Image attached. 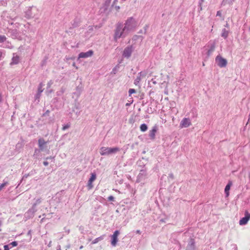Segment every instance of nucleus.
Listing matches in <instances>:
<instances>
[{"label":"nucleus","instance_id":"7ed1b4c3","mask_svg":"<svg viewBox=\"0 0 250 250\" xmlns=\"http://www.w3.org/2000/svg\"><path fill=\"white\" fill-rule=\"evenodd\" d=\"M120 151V148L115 147H102L100 149V154L103 155H108L112 153H116Z\"/></svg>","mask_w":250,"mask_h":250},{"label":"nucleus","instance_id":"393cba45","mask_svg":"<svg viewBox=\"0 0 250 250\" xmlns=\"http://www.w3.org/2000/svg\"><path fill=\"white\" fill-rule=\"evenodd\" d=\"M136 90L134 89H130L128 91L129 95L130 96L131 94L135 93Z\"/></svg>","mask_w":250,"mask_h":250},{"label":"nucleus","instance_id":"72a5a7b5","mask_svg":"<svg viewBox=\"0 0 250 250\" xmlns=\"http://www.w3.org/2000/svg\"><path fill=\"white\" fill-rule=\"evenodd\" d=\"M115 8L117 11H118L120 9V6H115Z\"/></svg>","mask_w":250,"mask_h":250},{"label":"nucleus","instance_id":"aec40b11","mask_svg":"<svg viewBox=\"0 0 250 250\" xmlns=\"http://www.w3.org/2000/svg\"><path fill=\"white\" fill-rule=\"evenodd\" d=\"M103 239V236H101L98 238H97L92 241V244H96V243H98L99 241L102 240Z\"/></svg>","mask_w":250,"mask_h":250},{"label":"nucleus","instance_id":"2eb2a0df","mask_svg":"<svg viewBox=\"0 0 250 250\" xmlns=\"http://www.w3.org/2000/svg\"><path fill=\"white\" fill-rule=\"evenodd\" d=\"M229 35V32L226 29H223L222 30V37H224L225 39L227 38Z\"/></svg>","mask_w":250,"mask_h":250},{"label":"nucleus","instance_id":"20e7f679","mask_svg":"<svg viewBox=\"0 0 250 250\" xmlns=\"http://www.w3.org/2000/svg\"><path fill=\"white\" fill-rule=\"evenodd\" d=\"M134 49V47L132 46V45L127 46L125 48L123 51V56L125 58H128L130 57Z\"/></svg>","mask_w":250,"mask_h":250},{"label":"nucleus","instance_id":"6e6552de","mask_svg":"<svg viewBox=\"0 0 250 250\" xmlns=\"http://www.w3.org/2000/svg\"><path fill=\"white\" fill-rule=\"evenodd\" d=\"M93 51L92 50H89L86 52H81L79 54L78 59L80 58H87L92 56Z\"/></svg>","mask_w":250,"mask_h":250},{"label":"nucleus","instance_id":"e433bc0d","mask_svg":"<svg viewBox=\"0 0 250 250\" xmlns=\"http://www.w3.org/2000/svg\"><path fill=\"white\" fill-rule=\"evenodd\" d=\"M83 246H81L80 247V249H83Z\"/></svg>","mask_w":250,"mask_h":250},{"label":"nucleus","instance_id":"f257e3e1","mask_svg":"<svg viewBox=\"0 0 250 250\" xmlns=\"http://www.w3.org/2000/svg\"><path fill=\"white\" fill-rule=\"evenodd\" d=\"M139 25L137 19L134 17H129L125 21L124 26L129 32L134 31Z\"/></svg>","mask_w":250,"mask_h":250},{"label":"nucleus","instance_id":"a878e982","mask_svg":"<svg viewBox=\"0 0 250 250\" xmlns=\"http://www.w3.org/2000/svg\"><path fill=\"white\" fill-rule=\"evenodd\" d=\"M92 183L93 182H90V181L88 182V187L89 189H90L93 188Z\"/></svg>","mask_w":250,"mask_h":250},{"label":"nucleus","instance_id":"412c9836","mask_svg":"<svg viewBox=\"0 0 250 250\" xmlns=\"http://www.w3.org/2000/svg\"><path fill=\"white\" fill-rule=\"evenodd\" d=\"M8 184V182H4L2 184H1L0 185V191L2 189V188L4 187H5V186H6Z\"/></svg>","mask_w":250,"mask_h":250},{"label":"nucleus","instance_id":"39448f33","mask_svg":"<svg viewBox=\"0 0 250 250\" xmlns=\"http://www.w3.org/2000/svg\"><path fill=\"white\" fill-rule=\"evenodd\" d=\"M250 219V213L246 210L245 212V217L241 218L239 221L240 225H245L247 224Z\"/></svg>","mask_w":250,"mask_h":250},{"label":"nucleus","instance_id":"f03ea898","mask_svg":"<svg viewBox=\"0 0 250 250\" xmlns=\"http://www.w3.org/2000/svg\"><path fill=\"white\" fill-rule=\"evenodd\" d=\"M130 33L125 27H123L121 25H118L115 31L114 36V40L117 41L119 39L125 38Z\"/></svg>","mask_w":250,"mask_h":250},{"label":"nucleus","instance_id":"2f4dec72","mask_svg":"<svg viewBox=\"0 0 250 250\" xmlns=\"http://www.w3.org/2000/svg\"><path fill=\"white\" fill-rule=\"evenodd\" d=\"M43 165L45 166H47L48 165V163L47 161H44V162H43Z\"/></svg>","mask_w":250,"mask_h":250},{"label":"nucleus","instance_id":"f704fd0d","mask_svg":"<svg viewBox=\"0 0 250 250\" xmlns=\"http://www.w3.org/2000/svg\"><path fill=\"white\" fill-rule=\"evenodd\" d=\"M221 12H220V11H218V12H217V14H216V15H217V16H221Z\"/></svg>","mask_w":250,"mask_h":250},{"label":"nucleus","instance_id":"1a4fd4ad","mask_svg":"<svg viewBox=\"0 0 250 250\" xmlns=\"http://www.w3.org/2000/svg\"><path fill=\"white\" fill-rule=\"evenodd\" d=\"M157 130V127L156 126H154L152 127V129L149 131V136L152 140H154L155 138V134Z\"/></svg>","mask_w":250,"mask_h":250},{"label":"nucleus","instance_id":"0eeeda50","mask_svg":"<svg viewBox=\"0 0 250 250\" xmlns=\"http://www.w3.org/2000/svg\"><path fill=\"white\" fill-rule=\"evenodd\" d=\"M120 233V232L119 230H116L113 234L111 236V245L113 246H115L117 244V243L118 242V236Z\"/></svg>","mask_w":250,"mask_h":250},{"label":"nucleus","instance_id":"f3484780","mask_svg":"<svg viewBox=\"0 0 250 250\" xmlns=\"http://www.w3.org/2000/svg\"><path fill=\"white\" fill-rule=\"evenodd\" d=\"M12 60L13 62H17L20 61V58L17 54H14Z\"/></svg>","mask_w":250,"mask_h":250},{"label":"nucleus","instance_id":"6ab92c4d","mask_svg":"<svg viewBox=\"0 0 250 250\" xmlns=\"http://www.w3.org/2000/svg\"><path fill=\"white\" fill-rule=\"evenodd\" d=\"M140 129L142 131L145 132L147 129V126L145 124H142L140 126Z\"/></svg>","mask_w":250,"mask_h":250},{"label":"nucleus","instance_id":"bb28decb","mask_svg":"<svg viewBox=\"0 0 250 250\" xmlns=\"http://www.w3.org/2000/svg\"><path fill=\"white\" fill-rule=\"evenodd\" d=\"M70 127V125H64L62 127V130H65L66 129H67L69 127Z\"/></svg>","mask_w":250,"mask_h":250},{"label":"nucleus","instance_id":"9d476101","mask_svg":"<svg viewBox=\"0 0 250 250\" xmlns=\"http://www.w3.org/2000/svg\"><path fill=\"white\" fill-rule=\"evenodd\" d=\"M215 48V43L213 42L210 45L209 48L208 50V55H209L214 50Z\"/></svg>","mask_w":250,"mask_h":250},{"label":"nucleus","instance_id":"5701e85b","mask_svg":"<svg viewBox=\"0 0 250 250\" xmlns=\"http://www.w3.org/2000/svg\"><path fill=\"white\" fill-rule=\"evenodd\" d=\"M233 1V0H223V3H224V4H226L227 3L230 4Z\"/></svg>","mask_w":250,"mask_h":250},{"label":"nucleus","instance_id":"c9c22d12","mask_svg":"<svg viewBox=\"0 0 250 250\" xmlns=\"http://www.w3.org/2000/svg\"><path fill=\"white\" fill-rule=\"evenodd\" d=\"M136 233L140 234H141V231L140 230H137L136 231Z\"/></svg>","mask_w":250,"mask_h":250},{"label":"nucleus","instance_id":"9b49d317","mask_svg":"<svg viewBox=\"0 0 250 250\" xmlns=\"http://www.w3.org/2000/svg\"><path fill=\"white\" fill-rule=\"evenodd\" d=\"M188 125V119L187 118H184L181 122L180 126L181 128L187 127V125Z\"/></svg>","mask_w":250,"mask_h":250},{"label":"nucleus","instance_id":"ddd939ff","mask_svg":"<svg viewBox=\"0 0 250 250\" xmlns=\"http://www.w3.org/2000/svg\"><path fill=\"white\" fill-rule=\"evenodd\" d=\"M231 184L230 183H229L225 187V192L226 194V196L227 197L229 196V190L230 189V186H231Z\"/></svg>","mask_w":250,"mask_h":250},{"label":"nucleus","instance_id":"423d86ee","mask_svg":"<svg viewBox=\"0 0 250 250\" xmlns=\"http://www.w3.org/2000/svg\"><path fill=\"white\" fill-rule=\"evenodd\" d=\"M146 76V72L145 71H142L138 74V76L134 80V83L136 85H138L139 84L140 82L142 79L145 78Z\"/></svg>","mask_w":250,"mask_h":250},{"label":"nucleus","instance_id":"cd10ccee","mask_svg":"<svg viewBox=\"0 0 250 250\" xmlns=\"http://www.w3.org/2000/svg\"><path fill=\"white\" fill-rule=\"evenodd\" d=\"M11 245H12L13 247H16L17 246L18 244L17 242L13 241L11 243Z\"/></svg>","mask_w":250,"mask_h":250},{"label":"nucleus","instance_id":"dca6fc26","mask_svg":"<svg viewBox=\"0 0 250 250\" xmlns=\"http://www.w3.org/2000/svg\"><path fill=\"white\" fill-rule=\"evenodd\" d=\"M140 36H138V35H134L131 40H132V45H133V44H134L135 43V42L138 40L140 39Z\"/></svg>","mask_w":250,"mask_h":250},{"label":"nucleus","instance_id":"4c0bfd02","mask_svg":"<svg viewBox=\"0 0 250 250\" xmlns=\"http://www.w3.org/2000/svg\"><path fill=\"white\" fill-rule=\"evenodd\" d=\"M1 101V96L0 95V102Z\"/></svg>","mask_w":250,"mask_h":250},{"label":"nucleus","instance_id":"4be33fe9","mask_svg":"<svg viewBox=\"0 0 250 250\" xmlns=\"http://www.w3.org/2000/svg\"><path fill=\"white\" fill-rule=\"evenodd\" d=\"M6 38L5 36H0V42H3L5 41Z\"/></svg>","mask_w":250,"mask_h":250},{"label":"nucleus","instance_id":"c756f323","mask_svg":"<svg viewBox=\"0 0 250 250\" xmlns=\"http://www.w3.org/2000/svg\"><path fill=\"white\" fill-rule=\"evenodd\" d=\"M227 63H219L220 67H225Z\"/></svg>","mask_w":250,"mask_h":250},{"label":"nucleus","instance_id":"ea45409f","mask_svg":"<svg viewBox=\"0 0 250 250\" xmlns=\"http://www.w3.org/2000/svg\"><path fill=\"white\" fill-rule=\"evenodd\" d=\"M0 250H1V249H0Z\"/></svg>","mask_w":250,"mask_h":250},{"label":"nucleus","instance_id":"a211bd4d","mask_svg":"<svg viewBox=\"0 0 250 250\" xmlns=\"http://www.w3.org/2000/svg\"><path fill=\"white\" fill-rule=\"evenodd\" d=\"M96 178V175L94 173H92L91 174V177L90 179H89L88 181H90V182H93L95 180Z\"/></svg>","mask_w":250,"mask_h":250},{"label":"nucleus","instance_id":"58836bf2","mask_svg":"<svg viewBox=\"0 0 250 250\" xmlns=\"http://www.w3.org/2000/svg\"><path fill=\"white\" fill-rule=\"evenodd\" d=\"M249 30L250 31V28H249Z\"/></svg>","mask_w":250,"mask_h":250},{"label":"nucleus","instance_id":"b1692460","mask_svg":"<svg viewBox=\"0 0 250 250\" xmlns=\"http://www.w3.org/2000/svg\"><path fill=\"white\" fill-rule=\"evenodd\" d=\"M111 0H104V2H105V5H106V8H107V7H108L111 2Z\"/></svg>","mask_w":250,"mask_h":250},{"label":"nucleus","instance_id":"473e14b6","mask_svg":"<svg viewBox=\"0 0 250 250\" xmlns=\"http://www.w3.org/2000/svg\"><path fill=\"white\" fill-rule=\"evenodd\" d=\"M117 1H118V0H114L112 5L113 6L115 5Z\"/></svg>","mask_w":250,"mask_h":250},{"label":"nucleus","instance_id":"f8f14e48","mask_svg":"<svg viewBox=\"0 0 250 250\" xmlns=\"http://www.w3.org/2000/svg\"><path fill=\"white\" fill-rule=\"evenodd\" d=\"M216 61L217 62H227V60L220 56H217L216 58Z\"/></svg>","mask_w":250,"mask_h":250},{"label":"nucleus","instance_id":"c85d7f7f","mask_svg":"<svg viewBox=\"0 0 250 250\" xmlns=\"http://www.w3.org/2000/svg\"><path fill=\"white\" fill-rule=\"evenodd\" d=\"M108 199L109 201H114V198L112 196H110L108 197Z\"/></svg>","mask_w":250,"mask_h":250},{"label":"nucleus","instance_id":"7c9ffc66","mask_svg":"<svg viewBox=\"0 0 250 250\" xmlns=\"http://www.w3.org/2000/svg\"><path fill=\"white\" fill-rule=\"evenodd\" d=\"M4 250H9V247L7 245H5L4 246Z\"/></svg>","mask_w":250,"mask_h":250},{"label":"nucleus","instance_id":"4468645a","mask_svg":"<svg viewBox=\"0 0 250 250\" xmlns=\"http://www.w3.org/2000/svg\"><path fill=\"white\" fill-rule=\"evenodd\" d=\"M39 142V146L40 148H42L43 146L46 144V142L44 141L43 139H40L38 141Z\"/></svg>","mask_w":250,"mask_h":250}]
</instances>
